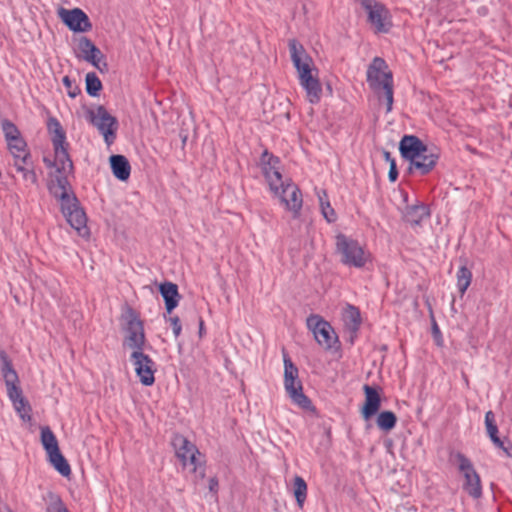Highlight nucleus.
<instances>
[{
    "label": "nucleus",
    "instance_id": "nucleus-1",
    "mask_svg": "<svg viewBox=\"0 0 512 512\" xmlns=\"http://www.w3.org/2000/svg\"><path fill=\"white\" fill-rule=\"evenodd\" d=\"M47 128L54 147L55 158L51 162L44 159L48 167H54L49 191L59 202L61 212L68 224L81 237L89 236L86 213L80 205L68 178L73 175L74 167L68 154L66 134L56 118H50Z\"/></svg>",
    "mask_w": 512,
    "mask_h": 512
},
{
    "label": "nucleus",
    "instance_id": "nucleus-2",
    "mask_svg": "<svg viewBox=\"0 0 512 512\" xmlns=\"http://www.w3.org/2000/svg\"><path fill=\"white\" fill-rule=\"evenodd\" d=\"M403 158L410 161V170L417 169L421 174L430 172L437 163L438 154L429 150L416 136L405 135L399 144Z\"/></svg>",
    "mask_w": 512,
    "mask_h": 512
},
{
    "label": "nucleus",
    "instance_id": "nucleus-3",
    "mask_svg": "<svg viewBox=\"0 0 512 512\" xmlns=\"http://www.w3.org/2000/svg\"><path fill=\"white\" fill-rule=\"evenodd\" d=\"M403 158L410 161V170L417 169L421 174L430 172L437 163L438 154L429 150L416 136L405 135L399 144Z\"/></svg>",
    "mask_w": 512,
    "mask_h": 512
},
{
    "label": "nucleus",
    "instance_id": "nucleus-4",
    "mask_svg": "<svg viewBox=\"0 0 512 512\" xmlns=\"http://www.w3.org/2000/svg\"><path fill=\"white\" fill-rule=\"evenodd\" d=\"M0 360L1 375L6 386L8 398L12 402L13 407L19 417L24 422H30L32 419V409L29 402L23 396L18 374L13 368L12 362L5 353L0 354Z\"/></svg>",
    "mask_w": 512,
    "mask_h": 512
},
{
    "label": "nucleus",
    "instance_id": "nucleus-5",
    "mask_svg": "<svg viewBox=\"0 0 512 512\" xmlns=\"http://www.w3.org/2000/svg\"><path fill=\"white\" fill-rule=\"evenodd\" d=\"M367 83L380 100L386 101V112L393 106V76L384 59L375 57L367 69Z\"/></svg>",
    "mask_w": 512,
    "mask_h": 512
},
{
    "label": "nucleus",
    "instance_id": "nucleus-6",
    "mask_svg": "<svg viewBox=\"0 0 512 512\" xmlns=\"http://www.w3.org/2000/svg\"><path fill=\"white\" fill-rule=\"evenodd\" d=\"M121 320L124 333L122 346L131 353L144 350L146 336L143 321L139 314L131 307H126Z\"/></svg>",
    "mask_w": 512,
    "mask_h": 512
},
{
    "label": "nucleus",
    "instance_id": "nucleus-7",
    "mask_svg": "<svg viewBox=\"0 0 512 512\" xmlns=\"http://www.w3.org/2000/svg\"><path fill=\"white\" fill-rule=\"evenodd\" d=\"M335 248L341 263L348 267L360 269L371 260L370 253L357 240L344 234L336 235Z\"/></svg>",
    "mask_w": 512,
    "mask_h": 512
},
{
    "label": "nucleus",
    "instance_id": "nucleus-8",
    "mask_svg": "<svg viewBox=\"0 0 512 512\" xmlns=\"http://www.w3.org/2000/svg\"><path fill=\"white\" fill-rule=\"evenodd\" d=\"M269 190L274 198L283 205L284 209L291 214L292 218L300 217L303 196L298 186L291 179L285 178L278 185L270 187Z\"/></svg>",
    "mask_w": 512,
    "mask_h": 512
},
{
    "label": "nucleus",
    "instance_id": "nucleus-9",
    "mask_svg": "<svg viewBox=\"0 0 512 512\" xmlns=\"http://www.w3.org/2000/svg\"><path fill=\"white\" fill-rule=\"evenodd\" d=\"M177 457L181 460L184 467L197 474L199 478H204L205 470L203 467L204 459L198 448L183 436H176L173 440Z\"/></svg>",
    "mask_w": 512,
    "mask_h": 512
},
{
    "label": "nucleus",
    "instance_id": "nucleus-10",
    "mask_svg": "<svg viewBox=\"0 0 512 512\" xmlns=\"http://www.w3.org/2000/svg\"><path fill=\"white\" fill-rule=\"evenodd\" d=\"M40 440L44 450L46 451L49 463L62 476H70V465L62 455L59 449L58 440L48 426L41 427Z\"/></svg>",
    "mask_w": 512,
    "mask_h": 512
},
{
    "label": "nucleus",
    "instance_id": "nucleus-11",
    "mask_svg": "<svg viewBox=\"0 0 512 512\" xmlns=\"http://www.w3.org/2000/svg\"><path fill=\"white\" fill-rule=\"evenodd\" d=\"M291 61L296 69L299 83L304 79H311L318 75V69L313 59L307 53L302 44L295 39L289 41Z\"/></svg>",
    "mask_w": 512,
    "mask_h": 512
},
{
    "label": "nucleus",
    "instance_id": "nucleus-12",
    "mask_svg": "<svg viewBox=\"0 0 512 512\" xmlns=\"http://www.w3.org/2000/svg\"><path fill=\"white\" fill-rule=\"evenodd\" d=\"M367 14V22L375 33H388L392 27L388 9L376 0H359Z\"/></svg>",
    "mask_w": 512,
    "mask_h": 512
},
{
    "label": "nucleus",
    "instance_id": "nucleus-13",
    "mask_svg": "<svg viewBox=\"0 0 512 512\" xmlns=\"http://www.w3.org/2000/svg\"><path fill=\"white\" fill-rule=\"evenodd\" d=\"M455 461L462 477V489L472 498H480L482 496L481 480L472 462L461 453L455 455Z\"/></svg>",
    "mask_w": 512,
    "mask_h": 512
},
{
    "label": "nucleus",
    "instance_id": "nucleus-14",
    "mask_svg": "<svg viewBox=\"0 0 512 512\" xmlns=\"http://www.w3.org/2000/svg\"><path fill=\"white\" fill-rule=\"evenodd\" d=\"M307 327L312 331L317 343L326 350L336 348L338 337L332 326L319 315L307 318Z\"/></svg>",
    "mask_w": 512,
    "mask_h": 512
},
{
    "label": "nucleus",
    "instance_id": "nucleus-15",
    "mask_svg": "<svg viewBox=\"0 0 512 512\" xmlns=\"http://www.w3.org/2000/svg\"><path fill=\"white\" fill-rule=\"evenodd\" d=\"M89 119L91 123L102 134L107 145L114 142L117 130V120L103 106H97L89 111Z\"/></svg>",
    "mask_w": 512,
    "mask_h": 512
},
{
    "label": "nucleus",
    "instance_id": "nucleus-16",
    "mask_svg": "<svg viewBox=\"0 0 512 512\" xmlns=\"http://www.w3.org/2000/svg\"><path fill=\"white\" fill-rule=\"evenodd\" d=\"M130 361L140 383L144 386L153 385L157 369L152 358L142 350L130 353Z\"/></svg>",
    "mask_w": 512,
    "mask_h": 512
},
{
    "label": "nucleus",
    "instance_id": "nucleus-17",
    "mask_svg": "<svg viewBox=\"0 0 512 512\" xmlns=\"http://www.w3.org/2000/svg\"><path fill=\"white\" fill-rule=\"evenodd\" d=\"M58 16L62 22L73 32H87L92 28V24L88 16L80 9L71 10L60 8Z\"/></svg>",
    "mask_w": 512,
    "mask_h": 512
},
{
    "label": "nucleus",
    "instance_id": "nucleus-18",
    "mask_svg": "<svg viewBox=\"0 0 512 512\" xmlns=\"http://www.w3.org/2000/svg\"><path fill=\"white\" fill-rule=\"evenodd\" d=\"M260 166L269 188L285 180L282 176L280 160L267 151H264L261 156Z\"/></svg>",
    "mask_w": 512,
    "mask_h": 512
},
{
    "label": "nucleus",
    "instance_id": "nucleus-19",
    "mask_svg": "<svg viewBox=\"0 0 512 512\" xmlns=\"http://www.w3.org/2000/svg\"><path fill=\"white\" fill-rule=\"evenodd\" d=\"M78 49L83 60L92 64L100 72L107 70L103 53L90 39L81 37L78 41Z\"/></svg>",
    "mask_w": 512,
    "mask_h": 512
},
{
    "label": "nucleus",
    "instance_id": "nucleus-20",
    "mask_svg": "<svg viewBox=\"0 0 512 512\" xmlns=\"http://www.w3.org/2000/svg\"><path fill=\"white\" fill-rule=\"evenodd\" d=\"M284 387L291 401L299 408L307 411L314 409L312 402L304 394L303 386L299 379H284Z\"/></svg>",
    "mask_w": 512,
    "mask_h": 512
},
{
    "label": "nucleus",
    "instance_id": "nucleus-21",
    "mask_svg": "<svg viewBox=\"0 0 512 512\" xmlns=\"http://www.w3.org/2000/svg\"><path fill=\"white\" fill-rule=\"evenodd\" d=\"M284 387L291 401L299 408L307 411L314 409L312 402L304 394L303 386L299 379H284Z\"/></svg>",
    "mask_w": 512,
    "mask_h": 512
},
{
    "label": "nucleus",
    "instance_id": "nucleus-22",
    "mask_svg": "<svg viewBox=\"0 0 512 512\" xmlns=\"http://www.w3.org/2000/svg\"><path fill=\"white\" fill-rule=\"evenodd\" d=\"M365 401L361 408V415L365 420H369L380 409L381 397L379 391L372 386L364 385Z\"/></svg>",
    "mask_w": 512,
    "mask_h": 512
},
{
    "label": "nucleus",
    "instance_id": "nucleus-23",
    "mask_svg": "<svg viewBox=\"0 0 512 512\" xmlns=\"http://www.w3.org/2000/svg\"><path fill=\"white\" fill-rule=\"evenodd\" d=\"M159 291L164 299L167 313H171L178 306L180 300L177 285L172 282H165L160 284Z\"/></svg>",
    "mask_w": 512,
    "mask_h": 512
},
{
    "label": "nucleus",
    "instance_id": "nucleus-24",
    "mask_svg": "<svg viewBox=\"0 0 512 512\" xmlns=\"http://www.w3.org/2000/svg\"><path fill=\"white\" fill-rule=\"evenodd\" d=\"M109 161L113 175L117 179L121 181H126L130 177L131 166L125 156L112 155Z\"/></svg>",
    "mask_w": 512,
    "mask_h": 512
},
{
    "label": "nucleus",
    "instance_id": "nucleus-25",
    "mask_svg": "<svg viewBox=\"0 0 512 512\" xmlns=\"http://www.w3.org/2000/svg\"><path fill=\"white\" fill-rule=\"evenodd\" d=\"M299 84L304 89L306 98L311 104H316L320 101L322 86L318 75L311 79H304V81Z\"/></svg>",
    "mask_w": 512,
    "mask_h": 512
},
{
    "label": "nucleus",
    "instance_id": "nucleus-26",
    "mask_svg": "<svg viewBox=\"0 0 512 512\" xmlns=\"http://www.w3.org/2000/svg\"><path fill=\"white\" fill-rule=\"evenodd\" d=\"M429 216V211L424 205L407 206L403 212V219L412 226L419 225L423 219Z\"/></svg>",
    "mask_w": 512,
    "mask_h": 512
},
{
    "label": "nucleus",
    "instance_id": "nucleus-27",
    "mask_svg": "<svg viewBox=\"0 0 512 512\" xmlns=\"http://www.w3.org/2000/svg\"><path fill=\"white\" fill-rule=\"evenodd\" d=\"M13 165L16 168V170L22 174L23 180L28 181L33 185L38 184V177L35 173L31 156L23 160L21 159L19 162L18 160L14 161Z\"/></svg>",
    "mask_w": 512,
    "mask_h": 512
},
{
    "label": "nucleus",
    "instance_id": "nucleus-28",
    "mask_svg": "<svg viewBox=\"0 0 512 512\" xmlns=\"http://www.w3.org/2000/svg\"><path fill=\"white\" fill-rule=\"evenodd\" d=\"M8 150L13 157V162H18L22 159L30 157L31 154L27 149V144L23 138L14 139L13 141L7 142Z\"/></svg>",
    "mask_w": 512,
    "mask_h": 512
},
{
    "label": "nucleus",
    "instance_id": "nucleus-29",
    "mask_svg": "<svg viewBox=\"0 0 512 512\" xmlns=\"http://www.w3.org/2000/svg\"><path fill=\"white\" fill-rule=\"evenodd\" d=\"M343 321L352 332H356L361 324L359 310L352 305H347L343 310Z\"/></svg>",
    "mask_w": 512,
    "mask_h": 512
},
{
    "label": "nucleus",
    "instance_id": "nucleus-30",
    "mask_svg": "<svg viewBox=\"0 0 512 512\" xmlns=\"http://www.w3.org/2000/svg\"><path fill=\"white\" fill-rule=\"evenodd\" d=\"M307 484L301 476H295L293 479V493L297 506L302 509L307 497Z\"/></svg>",
    "mask_w": 512,
    "mask_h": 512
},
{
    "label": "nucleus",
    "instance_id": "nucleus-31",
    "mask_svg": "<svg viewBox=\"0 0 512 512\" xmlns=\"http://www.w3.org/2000/svg\"><path fill=\"white\" fill-rule=\"evenodd\" d=\"M317 195L322 215L329 223L334 222L336 220V213L330 205L326 192L320 190L317 192Z\"/></svg>",
    "mask_w": 512,
    "mask_h": 512
},
{
    "label": "nucleus",
    "instance_id": "nucleus-32",
    "mask_svg": "<svg viewBox=\"0 0 512 512\" xmlns=\"http://www.w3.org/2000/svg\"><path fill=\"white\" fill-rule=\"evenodd\" d=\"M397 422V417L392 411H382L378 414L376 423L379 429L383 431L392 430Z\"/></svg>",
    "mask_w": 512,
    "mask_h": 512
},
{
    "label": "nucleus",
    "instance_id": "nucleus-33",
    "mask_svg": "<svg viewBox=\"0 0 512 512\" xmlns=\"http://www.w3.org/2000/svg\"><path fill=\"white\" fill-rule=\"evenodd\" d=\"M472 281V273L466 266H461L457 272V287L461 295H464Z\"/></svg>",
    "mask_w": 512,
    "mask_h": 512
},
{
    "label": "nucleus",
    "instance_id": "nucleus-34",
    "mask_svg": "<svg viewBox=\"0 0 512 512\" xmlns=\"http://www.w3.org/2000/svg\"><path fill=\"white\" fill-rule=\"evenodd\" d=\"M86 91L90 96H97L102 89V84L98 76L91 72L87 73L85 77Z\"/></svg>",
    "mask_w": 512,
    "mask_h": 512
},
{
    "label": "nucleus",
    "instance_id": "nucleus-35",
    "mask_svg": "<svg viewBox=\"0 0 512 512\" xmlns=\"http://www.w3.org/2000/svg\"><path fill=\"white\" fill-rule=\"evenodd\" d=\"M2 130L5 136L6 142L13 141L14 139L22 138L20 131L16 127L14 123L11 121L4 119L1 122Z\"/></svg>",
    "mask_w": 512,
    "mask_h": 512
},
{
    "label": "nucleus",
    "instance_id": "nucleus-36",
    "mask_svg": "<svg viewBox=\"0 0 512 512\" xmlns=\"http://www.w3.org/2000/svg\"><path fill=\"white\" fill-rule=\"evenodd\" d=\"M284 379H299L298 368L293 364L291 359L284 355Z\"/></svg>",
    "mask_w": 512,
    "mask_h": 512
},
{
    "label": "nucleus",
    "instance_id": "nucleus-37",
    "mask_svg": "<svg viewBox=\"0 0 512 512\" xmlns=\"http://www.w3.org/2000/svg\"><path fill=\"white\" fill-rule=\"evenodd\" d=\"M62 82L67 90L69 97L75 98L80 93L79 87L73 83L69 76H64Z\"/></svg>",
    "mask_w": 512,
    "mask_h": 512
},
{
    "label": "nucleus",
    "instance_id": "nucleus-38",
    "mask_svg": "<svg viewBox=\"0 0 512 512\" xmlns=\"http://www.w3.org/2000/svg\"><path fill=\"white\" fill-rule=\"evenodd\" d=\"M168 322L171 324L173 329V334L177 338L180 336L182 331V325L178 316H173L168 319Z\"/></svg>",
    "mask_w": 512,
    "mask_h": 512
},
{
    "label": "nucleus",
    "instance_id": "nucleus-39",
    "mask_svg": "<svg viewBox=\"0 0 512 512\" xmlns=\"http://www.w3.org/2000/svg\"><path fill=\"white\" fill-rule=\"evenodd\" d=\"M49 510L51 512H69L58 497L54 498Z\"/></svg>",
    "mask_w": 512,
    "mask_h": 512
},
{
    "label": "nucleus",
    "instance_id": "nucleus-40",
    "mask_svg": "<svg viewBox=\"0 0 512 512\" xmlns=\"http://www.w3.org/2000/svg\"><path fill=\"white\" fill-rule=\"evenodd\" d=\"M493 444L499 449L503 450L506 454H510L509 451L512 448L511 445L506 446L504 441H502L498 436L491 440Z\"/></svg>",
    "mask_w": 512,
    "mask_h": 512
},
{
    "label": "nucleus",
    "instance_id": "nucleus-41",
    "mask_svg": "<svg viewBox=\"0 0 512 512\" xmlns=\"http://www.w3.org/2000/svg\"><path fill=\"white\" fill-rule=\"evenodd\" d=\"M397 176H398V172H397V168H396V162L391 161V165H389V173H388L389 180L391 182H394V181H396Z\"/></svg>",
    "mask_w": 512,
    "mask_h": 512
},
{
    "label": "nucleus",
    "instance_id": "nucleus-42",
    "mask_svg": "<svg viewBox=\"0 0 512 512\" xmlns=\"http://www.w3.org/2000/svg\"><path fill=\"white\" fill-rule=\"evenodd\" d=\"M495 416L492 411H488L485 414V426L486 429L492 426H495Z\"/></svg>",
    "mask_w": 512,
    "mask_h": 512
},
{
    "label": "nucleus",
    "instance_id": "nucleus-43",
    "mask_svg": "<svg viewBox=\"0 0 512 512\" xmlns=\"http://www.w3.org/2000/svg\"><path fill=\"white\" fill-rule=\"evenodd\" d=\"M218 489V480L216 478H210L209 479V490L211 492H216Z\"/></svg>",
    "mask_w": 512,
    "mask_h": 512
},
{
    "label": "nucleus",
    "instance_id": "nucleus-44",
    "mask_svg": "<svg viewBox=\"0 0 512 512\" xmlns=\"http://www.w3.org/2000/svg\"><path fill=\"white\" fill-rule=\"evenodd\" d=\"M486 430H487V433H488V435H489V437H490V439H491V440H492L493 438H495V437H497V436H498V435H497V434H498V428H497V426H496V425H495V426H492V427H489V428H487Z\"/></svg>",
    "mask_w": 512,
    "mask_h": 512
},
{
    "label": "nucleus",
    "instance_id": "nucleus-45",
    "mask_svg": "<svg viewBox=\"0 0 512 512\" xmlns=\"http://www.w3.org/2000/svg\"><path fill=\"white\" fill-rule=\"evenodd\" d=\"M433 334L436 338H438V341H437L438 345H441L442 344L441 334H440V330L436 323H434V325H433Z\"/></svg>",
    "mask_w": 512,
    "mask_h": 512
},
{
    "label": "nucleus",
    "instance_id": "nucleus-46",
    "mask_svg": "<svg viewBox=\"0 0 512 512\" xmlns=\"http://www.w3.org/2000/svg\"><path fill=\"white\" fill-rule=\"evenodd\" d=\"M385 160L391 165V161H395L394 158H392L391 154L388 151H384L383 153Z\"/></svg>",
    "mask_w": 512,
    "mask_h": 512
},
{
    "label": "nucleus",
    "instance_id": "nucleus-47",
    "mask_svg": "<svg viewBox=\"0 0 512 512\" xmlns=\"http://www.w3.org/2000/svg\"><path fill=\"white\" fill-rule=\"evenodd\" d=\"M203 330H204V322H203V320H200V323H199V334H200V336L202 335Z\"/></svg>",
    "mask_w": 512,
    "mask_h": 512
}]
</instances>
